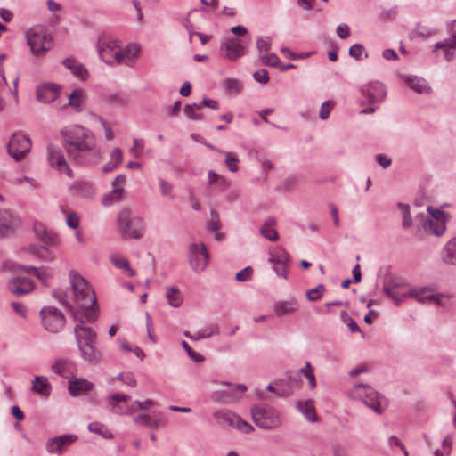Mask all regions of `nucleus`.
Here are the masks:
<instances>
[{
    "instance_id": "obj_1",
    "label": "nucleus",
    "mask_w": 456,
    "mask_h": 456,
    "mask_svg": "<svg viewBox=\"0 0 456 456\" xmlns=\"http://www.w3.org/2000/svg\"><path fill=\"white\" fill-rule=\"evenodd\" d=\"M70 289H57L54 297L62 305L71 308L72 301L79 304L81 313L86 320L94 322L98 317L96 296L85 278L75 271L69 273Z\"/></svg>"
},
{
    "instance_id": "obj_2",
    "label": "nucleus",
    "mask_w": 456,
    "mask_h": 456,
    "mask_svg": "<svg viewBox=\"0 0 456 456\" xmlns=\"http://www.w3.org/2000/svg\"><path fill=\"white\" fill-rule=\"evenodd\" d=\"M61 134L67 143L69 158L78 164L84 163L85 157L95 148L93 133L81 126H67L61 130Z\"/></svg>"
},
{
    "instance_id": "obj_3",
    "label": "nucleus",
    "mask_w": 456,
    "mask_h": 456,
    "mask_svg": "<svg viewBox=\"0 0 456 456\" xmlns=\"http://www.w3.org/2000/svg\"><path fill=\"white\" fill-rule=\"evenodd\" d=\"M118 232L125 239H141L145 232L144 219L128 208H123L117 216Z\"/></svg>"
},
{
    "instance_id": "obj_4",
    "label": "nucleus",
    "mask_w": 456,
    "mask_h": 456,
    "mask_svg": "<svg viewBox=\"0 0 456 456\" xmlns=\"http://www.w3.org/2000/svg\"><path fill=\"white\" fill-rule=\"evenodd\" d=\"M347 395L353 400L362 401L377 414H381L387 407L385 397L368 384H354Z\"/></svg>"
},
{
    "instance_id": "obj_5",
    "label": "nucleus",
    "mask_w": 456,
    "mask_h": 456,
    "mask_svg": "<svg viewBox=\"0 0 456 456\" xmlns=\"http://www.w3.org/2000/svg\"><path fill=\"white\" fill-rule=\"evenodd\" d=\"M347 395L353 400L362 401L377 414H381L387 407L385 397L368 384H354Z\"/></svg>"
},
{
    "instance_id": "obj_6",
    "label": "nucleus",
    "mask_w": 456,
    "mask_h": 456,
    "mask_svg": "<svg viewBox=\"0 0 456 456\" xmlns=\"http://www.w3.org/2000/svg\"><path fill=\"white\" fill-rule=\"evenodd\" d=\"M100 59L108 66L115 67L123 64L124 49L119 42L109 36H101L97 43Z\"/></svg>"
},
{
    "instance_id": "obj_7",
    "label": "nucleus",
    "mask_w": 456,
    "mask_h": 456,
    "mask_svg": "<svg viewBox=\"0 0 456 456\" xmlns=\"http://www.w3.org/2000/svg\"><path fill=\"white\" fill-rule=\"evenodd\" d=\"M254 423L262 429L273 430L281 426V416L278 410L271 405L262 403L251 409Z\"/></svg>"
},
{
    "instance_id": "obj_8",
    "label": "nucleus",
    "mask_w": 456,
    "mask_h": 456,
    "mask_svg": "<svg viewBox=\"0 0 456 456\" xmlns=\"http://www.w3.org/2000/svg\"><path fill=\"white\" fill-rule=\"evenodd\" d=\"M26 39L35 56L45 55L53 45L52 37L43 28H31L26 32Z\"/></svg>"
},
{
    "instance_id": "obj_9",
    "label": "nucleus",
    "mask_w": 456,
    "mask_h": 456,
    "mask_svg": "<svg viewBox=\"0 0 456 456\" xmlns=\"http://www.w3.org/2000/svg\"><path fill=\"white\" fill-rule=\"evenodd\" d=\"M44 329L51 333H58L65 325L64 314L56 307L45 306L39 312Z\"/></svg>"
},
{
    "instance_id": "obj_10",
    "label": "nucleus",
    "mask_w": 456,
    "mask_h": 456,
    "mask_svg": "<svg viewBox=\"0 0 456 456\" xmlns=\"http://www.w3.org/2000/svg\"><path fill=\"white\" fill-rule=\"evenodd\" d=\"M428 218L424 222V230L436 236H441L446 230V223L449 220V214L445 211L433 208L432 207L428 208Z\"/></svg>"
},
{
    "instance_id": "obj_11",
    "label": "nucleus",
    "mask_w": 456,
    "mask_h": 456,
    "mask_svg": "<svg viewBox=\"0 0 456 456\" xmlns=\"http://www.w3.org/2000/svg\"><path fill=\"white\" fill-rule=\"evenodd\" d=\"M189 265L197 273H202L208 265L210 256L204 243H191L188 253Z\"/></svg>"
},
{
    "instance_id": "obj_12",
    "label": "nucleus",
    "mask_w": 456,
    "mask_h": 456,
    "mask_svg": "<svg viewBox=\"0 0 456 456\" xmlns=\"http://www.w3.org/2000/svg\"><path fill=\"white\" fill-rule=\"evenodd\" d=\"M30 139L21 132H16L11 137L7 151L18 162L30 151Z\"/></svg>"
},
{
    "instance_id": "obj_13",
    "label": "nucleus",
    "mask_w": 456,
    "mask_h": 456,
    "mask_svg": "<svg viewBox=\"0 0 456 456\" xmlns=\"http://www.w3.org/2000/svg\"><path fill=\"white\" fill-rule=\"evenodd\" d=\"M220 50L226 59L235 61L246 54V42L235 37H224L221 41Z\"/></svg>"
},
{
    "instance_id": "obj_14",
    "label": "nucleus",
    "mask_w": 456,
    "mask_h": 456,
    "mask_svg": "<svg viewBox=\"0 0 456 456\" xmlns=\"http://www.w3.org/2000/svg\"><path fill=\"white\" fill-rule=\"evenodd\" d=\"M73 317L77 323L74 327V333L77 345L83 343H96V333L89 326L86 325V318L78 310L73 311Z\"/></svg>"
},
{
    "instance_id": "obj_15",
    "label": "nucleus",
    "mask_w": 456,
    "mask_h": 456,
    "mask_svg": "<svg viewBox=\"0 0 456 456\" xmlns=\"http://www.w3.org/2000/svg\"><path fill=\"white\" fill-rule=\"evenodd\" d=\"M130 395L116 393L109 395V407L110 410L115 414H131L137 411L133 402L130 403Z\"/></svg>"
},
{
    "instance_id": "obj_16",
    "label": "nucleus",
    "mask_w": 456,
    "mask_h": 456,
    "mask_svg": "<svg viewBox=\"0 0 456 456\" xmlns=\"http://www.w3.org/2000/svg\"><path fill=\"white\" fill-rule=\"evenodd\" d=\"M362 93L366 101L370 104L381 102L387 95L385 86L379 81L371 82L363 86Z\"/></svg>"
},
{
    "instance_id": "obj_17",
    "label": "nucleus",
    "mask_w": 456,
    "mask_h": 456,
    "mask_svg": "<svg viewBox=\"0 0 456 456\" xmlns=\"http://www.w3.org/2000/svg\"><path fill=\"white\" fill-rule=\"evenodd\" d=\"M47 151L49 164L58 171L63 172L69 177H72V171L69 167L61 151L54 145H49Z\"/></svg>"
},
{
    "instance_id": "obj_18",
    "label": "nucleus",
    "mask_w": 456,
    "mask_h": 456,
    "mask_svg": "<svg viewBox=\"0 0 456 456\" xmlns=\"http://www.w3.org/2000/svg\"><path fill=\"white\" fill-rule=\"evenodd\" d=\"M77 440V436L72 434H65L49 439L46 443V450L49 453L61 454L65 447Z\"/></svg>"
},
{
    "instance_id": "obj_19",
    "label": "nucleus",
    "mask_w": 456,
    "mask_h": 456,
    "mask_svg": "<svg viewBox=\"0 0 456 456\" xmlns=\"http://www.w3.org/2000/svg\"><path fill=\"white\" fill-rule=\"evenodd\" d=\"M33 232L36 238L40 240L44 246L54 247L59 244L60 240L58 235L54 232L48 230L42 223H35L33 224Z\"/></svg>"
},
{
    "instance_id": "obj_20",
    "label": "nucleus",
    "mask_w": 456,
    "mask_h": 456,
    "mask_svg": "<svg viewBox=\"0 0 456 456\" xmlns=\"http://www.w3.org/2000/svg\"><path fill=\"white\" fill-rule=\"evenodd\" d=\"M33 232L36 238L40 240L44 246L54 247L59 244L60 240L58 235L54 232L48 230L42 223H35L33 224Z\"/></svg>"
},
{
    "instance_id": "obj_21",
    "label": "nucleus",
    "mask_w": 456,
    "mask_h": 456,
    "mask_svg": "<svg viewBox=\"0 0 456 456\" xmlns=\"http://www.w3.org/2000/svg\"><path fill=\"white\" fill-rule=\"evenodd\" d=\"M34 288V282L30 279L25 277H15L8 283L9 290L18 297H21L31 292Z\"/></svg>"
},
{
    "instance_id": "obj_22",
    "label": "nucleus",
    "mask_w": 456,
    "mask_h": 456,
    "mask_svg": "<svg viewBox=\"0 0 456 456\" xmlns=\"http://www.w3.org/2000/svg\"><path fill=\"white\" fill-rule=\"evenodd\" d=\"M410 285L395 284L391 287H385L384 293L393 299L396 305H400L403 302L410 298L408 296Z\"/></svg>"
},
{
    "instance_id": "obj_23",
    "label": "nucleus",
    "mask_w": 456,
    "mask_h": 456,
    "mask_svg": "<svg viewBox=\"0 0 456 456\" xmlns=\"http://www.w3.org/2000/svg\"><path fill=\"white\" fill-rule=\"evenodd\" d=\"M61 87L56 84H44L37 87V97L43 103L53 102L59 95Z\"/></svg>"
},
{
    "instance_id": "obj_24",
    "label": "nucleus",
    "mask_w": 456,
    "mask_h": 456,
    "mask_svg": "<svg viewBox=\"0 0 456 456\" xmlns=\"http://www.w3.org/2000/svg\"><path fill=\"white\" fill-rule=\"evenodd\" d=\"M436 290L434 286H424V287H411L409 288L408 296L410 298H414L420 304H428L431 294Z\"/></svg>"
},
{
    "instance_id": "obj_25",
    "label": "nucleus",
    "mask_w": 456,
    "mask_h": 456,
    "mask_svg": "<svg viewBox=\"0 0 456 456\" xmlns=\"http://www.w3.org/2000/svg\"><path fill=\"white\" fill-rule=\"evenodd\" d=\"M28 252L34 257H37L44 262L51 263L53 262L56 258L53 251L49 249L47 246L44 245L31 244L28 248Z\"/></svg>"
},
{
    "instance_id": "obj_26",
    "label": "nucleus",
    "mask_w": 456,
    "mask_h": 456,
    "mask_svg": "<svg viewBox=\"0 0 456 456\" xmlns=\"http://www.w3.org/2000/svg\"><path fill=\"white\" fill-rule=\"evenodd\" d=\"M403 79L408 86H410L417 94H428L432 92V88L422 77H419L417 76H404Z\"/></svg>"
},
{
    "instance_id": "obj_27",
    "label": "nucleus",
    "mask_w": 456,
    "mask_h": 456,
    "mask_svg": "<svg viewBox=\"0 0 456 456\" xmlns=\"http://www.w3.org/2000/svg\"><path fill=\"white\" fill-rule=\"evenodd\" d=\"M441 260L448 265H456V237L448 240L440 253Z\"/></svg>"
},
{
    "instance_id": "obj_28",
    "label": "nucleus",
    "mask_w": 456,
    "mask_h": 456,
    "mask_svg": "<svg viewBox=\"0 0 456 456\" xmlns=\"http://www.w3.org/2000/svg\"><path fill=\"white\" fill-rule=\"evenodd\" d=\"M75 370V363L69 359H58L52 365L53 372L63 378H68L69 375L73 374Z\"/></svg>"
},
{
    "instance_id": "obj_29",
    "label": "nucleus",
    "mask_w": 456,
    "mask_h": 456,
    "mask_svg": "<svg viewBox=\"0 0 456 456\" xmlns=\"http://www.w3.org/2000/svg\"><path fill=\"white\" fill-rule=\"evenodd\" d=\"M62 64L70 70V72L77 77L86 80L88 77V71L86 67L73 58H67L62 61Z\"/></svg>"
},
{
    "instance_id": "obj_30",
    "label": "nucleus",
    "mask_w": 456,
    "mask_h": 456,
    "mask_svg": "<svg viewBox=\"0 0 456 456\" xmlns=\"http://www.w3.org/2000/svg\"><path fill=\"white\" fill-rule=\"evenodd\" d=\"M96 343H83L77 345L81 355L85 361L97 362L101 359V354L95 348Z\"/></svg>"
},
{
    "instance_id": "obj_31",
    "label": "nucleus",
    "mask_w": 456,
    "mask_h": 456,
    "mask_svg": "<svg viewBox=\"0 0 456 456\" xmlns=\"http://www.w3.org/2000/svg\"><path fill=\"white\" fill-rule=\"evenodd\" d=\"M13 230V216L7 209L0 210V237L7 236Z\"/></svg>"
},
{
    "instance_id": "obj_32",
    "label": "nucleus",
    "mask_w": 456,
    "mask_h": 456,
    "mask_svg": "<svg viewBox=\"0 0 456 456\" xmlns=\"http://www.w3.org/2000/svg\"><path fill=\"white\" fill-rule=\"evenodd\" d=\"M32 390L44 397H47L51 394L52 387L46 377L36 376L32 380Z\"/></svg>"
},
{
    "instance_id": "obj_33",
    "label": "nucleus",
    "mask_w": 456,
    "mask_h": 456,
    "mask_svg": "<svg viewBox=\"0 0 456 456\" xmlns=\"http://www.w3.org/2000/svg\"><path fill=\"white\" fill-rule=\"evenodd\" d=\"M141 53V45L137 43H132L124 49L123 64L133 67Z\"/></svg>"
},
{
    "instance_id": "obj_34",
    "label": "nucleus",
    "mask_w": 456,
    "mask_h": 456,
    "mask_svg": "<svg viewBox=\"0 0 456 456\" xmlns=\"http://www.w3.org/2000/svg\"><path fill=\"white\" fill-rule=\"evenodd\" d=\"M273 308L277 316H283L297 311L298 304L297 301L293 298L288 301H279L274 304Z\"/></svg>"
},
{
    "instance_id": "obj_35",
    "label": "nucleus",
    "mask_w": 456,
    "mask_h": 456,
    "mask_svg": "<svg viewBox=\"0 0 456 456\" xmlns=\"http://www.w3.org/2000/svg\"><path fill=\"white\" fill-rule=\"evenodd\" d=\"M92 387V383L84 379H74L69 381V392L72 396H77L83 391H89Z\"/></svg>"
},
{
    "instance_id": "obj_36",
    "label": "nucleus",
    "mask_w": 456,
    "mask_h": 456,
    "mask_svg": "<svg viewBox=\"0 0 456 456\" xmlns=\"http://www.w3.org/2000/svg\"><path fill=\"white\" fill-rule=\"evenodd\" d=\"M297 407L308 421L315 422L317 420L315 408L312 400L299 401L297 403Z\"/></svg>"
},
{
    "instance_id": "obj_37",
    "label": "nucleus",
    "mask_w": 456,
    "mask_h": 456,
    "mask_svg": "<svg viewBox=\"0 0 456 456\" xmlns=\"http://www.w3.org/2000/svg\"><path fill=\"white\" fill-rule=\"evenodd\" d=\"M17 270H22L25 273L33 275L37 277L42 282H45L47 278L49 277L48 268L47 267H40L37 268L32 265H18Z\"/></svg>"
},
{
    "instance_id": "obj_38",
    "label": "nucleus",
    "mask_w": 456,
    "mask_h": 456,
    "mask_svg": "<svg viewBox=\"0 0 456 456\" xmlns=\"http://www.w3.org/2000/svg\"><path fill=\"white\" fill-rule=\"evenodd\" d=\"M275 224V219L269 217L264 225L260 228V233L263 237L270 241H276L279 239L278 232L273 226Z\"/></svg>"
},
{
    "instance_id": "obj_39",
    "label": "nucleus",
    "mask_w": 456,
    "mask_h": 456,
    "mask_svg": "<svg viewBox=\"0 0 456 456\" xmlns=\"http://www.w3.org/2000/svg\"><path fill=\"white\" fill-rule=\"evenodd\" d=\"M125 190L124 188H112L110 193L104 194L102 202L103 206L110 207L123 200Z\"/></svg>"
},
{
    "instance_id": "obj_40",
    "label": "nucleus",
    "mask_w": 456,
    "mask_h": 456,
    "mask_svg": "<svg viewBox=\"0 0 456 456\" xmlns=\"http://www.w3.org/2000/svg\"><path fill=\"white\" fill-rule=\"evenodd\" d=\"M216 420L224 426L233 427L237 415L226 410L216 411L213 414Z\"/></svg>"
},
{
    "instance_id": "obj_41",
    "label": "nucleus",
    "mask_w": 456,
    "mask_h": 456,
    "mask_svg": "<svg viewBox=\"0 0 456 456\" xmlns=\"http://www.w3.org/2000/svg\"><path fill=\"white\" fill-rule=\"evenodd\" d=\"M166 297L168 304L172 307H179L183 304V297L182 292L175 287H168L167 289Z\"/></svg>"
},
{
    "instance_id": "obj_42",
    "label": "nucleus",
    "mask_w": 456,
    "mask_h": 456,
    "mask_svg": "<svg viewBox=\"0 0 456 456\" xmlns=\"http://www.w3.org/2000/svg\"><path fill=\"white\" fill-rule=\"evenodd\" d=\"M110 261L117 268L126 271L129 276L133 277L135 275V271L130 267L128 260L123 256L114 254L110 256Z\"/></svg>"
},
{
    "instance_id": "obj_43",
    "label": "nucleus",
    "mask_w": 456,
    "mask_h": 456,
    "mask_svg": "<svg viewBox=\"0 0 456 456\" xmlns=\"http://www.w3.org/2000/svg\"><path fill=\"white\" fill-rule=\"evenodd\" d=\"M451 37L444 41L437 42L434 45V51L442 47L456 48V20H453L450 27Z\"/></svg>"
},
{
    "instance_id": "obj_44",
    "label": "nucleus",
    "mask_w": 456,
    "mask_h": 456,
    "mask_svg": "<svg viewBox=\"0 0 456 456\" xmlns=\"http://www.w3.org/2000/svg\"><path fill=\"white\" fill-rule=\"evenodd\" d=\"M134 422L157 428L159 427L161 419L159 418H153L147 413H142L134 418Z\"/></svg>"
},
{
    "instance_id": "obj_45",
    "label": "nucleus",
    "mask_w": 456,
    "mask_h": 456,
    "mask_svg": "<svg viewBox=\"0 0 456 456\" xmlns=\"http://www.w3.org/2000/svg\"><path fill=\"white\" fill-rule=\"evenodd\" d=\"M208 181L209 184H216L222 190H226L230 186V182L224 175H221L213 170L208 171Z\"/></svg>"
},
{
    "instance_id": "obj_46",
    "label": "nucleus",
    "mask_w": 456,
    "mask_h": 456,
    "mask_svg": "<svg viewBox=\"0 0 456 456\" xmlns=\"http://www.w3.org/2000/svg\"><path fill=\"white\" fill-rule=\"evenodd\" d=\"M83 103V91L81 89H75L69 96V105L76 111L82 110Z\"/></svg>"
},
{
    "instance_id": "obj_47",
    "label": "nucleus",
    "mask_w": 456,
    "mask_h": 456,
    "mask_svg": "<svg viewBox=\"0 0 456 456\" xmlns=\"http://www.w3.org/2000/svg\"><path fill=\"white\" fill-rule=\"evenodd\" d=\"M290 261L289 254L285 251L281 250L280 252H271L270 256L268 258L269 263H276L280 264L281 265L287 266V265Z\"/></svg>"
},
{
    "instance_id": "obj_48",
    "label": "nucleus",
    "mask_w": 456,
    "mask_h": 456,
    "mask_svg": "<svg viewBox=\"0 0 456 456\" xmlns=\"http://www.w3.org/2000/svg\"><path fill=\"white\" fill-rule=\"evenodd\" d=\"M88 430L92 433H95L103 438L110 439L112 438L111 432L102 423L99 422H92L87 427Z\"/></svg>"
},
{
    "instance_id": "obj_49",
    "label": "nucleus",
    "mask_w": 456,
    "mask_h": 456,
    "mask_svg": "<svg viewBox=\"0 0 456 456\" xmlns=\"http://www.w3.org/2000/svg\"><path fill=\"white\" fill-rule=\"evenodd\" d=\"M397 208L401 212L403 217V227L404 229H408L412 225V219L410 213V206L408 204H404L399 202L397 204Z\"/></svg>"
},
{
    "instance_id": "obj_50",
    "label": "nucleus",
    "mask_w": 456,
    "mask_h": 456,
    "mask_svg": "<svg viewBox=\"0 0 456 456\" xmlns=\"http://www.w3.org/2000/svg\"><path fill=\"white\" fill-rule=\"evenodd\" d=\"M200 106L197 103L187 104L183 108L184 114L191 120H202L203 115L199 110Z\"/></svg>"
},
{
    "instance_id": "obj_51",
    "label": "nucleus",
    "mask_w": 456,
    "mask_h": 456,
    "mask_svg": "<svg viewBox=\"0 0 456 456\" xmlns=\"http://www.w3.org/2000/svg\"><path fill=\"white\" fill-rule=\"evenodd\" d=\"M219 152L224 156V162L227 168L231 172H237L239 169L238 163L240 162V159L235 156V154L224 151H219Z\"/></svg>"
},
{
    "instance_id": "obj_52",
    "label": "nucleus",
    "mask_w": 456,
    "mask_h": 456,
    "mask_svg": "<svg viewBox=\"0 0 456 456\" xmlns=\"http://www.w3.org/2000/svg\"><path fill=\"white\" fill-rule=\"evenodd\" d=\"M224 86L229 93H232L234 94H239L243 88L242 83L234 78L224 79Z\"/></svg>"
},
{
    "instance_id": "obj_53",
    "label": "nucleus",
    "mask_w": 456,
    "mask_h": 456,
    "mask_svg": "<svg viewBox=\"0 0 456 456\" xmlns=\"http://www.w3.org/2000/svg\"><path fill=\"white\" fill-rule=\"evenodd\" d=\"M325 291L323 284H319L316 288L309 289L306 292L307 299L310 301H317L322 297Z\"/></svg>"
},
{
    "instance_id": "obj_54",
    "label": "nucleus",
    "mask_w": 456,
    "mask_h": 456,
    "mask_svg": "<svg viewBox=\"0 0 456 456\" xmlns=\"http://www.w3.org/2000/svg\"><path fill=\"white\" fill-rule=\"evenodd\" d=\"M207 229L209 232H218L220 229V218L216 210L210 212V221L207 224Z\"/></svg>"
},
{
    "instance_id": "obj_55",
    "label": "nucleus",
    "mask_w": 456,
    "mask_h": 456,
    "mask_svg": "<svg viewBox=\"0 0 456 456\" xmlns=\"http://www.w3.org/2000/svg\"><path fill=\"white\" fill-rule=\"evenodd\" d=\"M159 184L161 195L173 200V185L163 178H159Z\"/></svg>"
},
{
    "instance_id": "obj_56",
    "label": "nucleus",
    "mask_w": 456,
    "mask_h": 456,
    "mask_svg": "<svg viewBox=\"0 0 456 456\" xmlns=\"http://www.w3.org/2000/svg\"><path fill=\"white\" fill-rule=\"evenodd\" d=\"M233 427H235L238 430L245 434L251 433L254 430V427L252 425L246 422L239 416L236 417V420H234Z\"/></svg>"
},
{
    "instance_id": "obj_57",
    "label": "nucleus",
    "mask_w": 456,
    "mask_h": 456,
    "mask_svg": "<svg viewBox=\"0 0 456 456\" xmlns=\"http://www.w3.org/2000/svg\"><path fill=\"white\" fill-rule=\"evenodd\" d=\"M334 107V102L330 100L329 101H326L324 102L321 108H320V111H319V117L322 120H326L329 116H330V113L331 111V110L333 109Z\"/></svg>"
},
{
    "instance_id": "obj_58",
    "label": "nucleus",
    "mask_w": 456,
    "mask_h": 456,
    "mask_svg": "<svg viewBox=\"0 0 456 456\" xmlns=\"http://www.w3.org/2000/svg\"><path fill=\"white\" fill-rule=\"evenodd\" d=\"M219 333V329L215 326L211 327L210 330L208 331L207 330L197 331L195 334H193L192 340H200L202 338H208L211 337L212 335H216Z\"/></svg>"
},
{
    "instance_id": "obj_59",
    "label": "nucleus",
    "mask_w": 456,
    "mask_h": 456,
    "mask_svg": "<svg viewBox=\"0 0 456 456\" xmlns=\"http://www.w3.org/2000/svg\"><path fill=\"white\" fill-rule=\"evenodd\" d=\"M143 147H144V141L142 139H134V145L130 149V153L134 157L139 158L142 155Z\"/></svg>"
},
{
    "instance_id": "obj_60",
    "label": "nucleus",
    "mask_w": 456,
    "mask_h": 456,
    "mask_svg": "<svg viewBox=\"0 0 456 456\" xmlns=\"http://www.w3.org/2000/svg\"><path fill=\"white\" fill-rule=\"evenodd\" d=\"M262 62L265 65L271 67H277L280 63V59L275 53H268L261 57Z\"/></svg>"
},
{
    "instance_id": "obj_61",
    "label": "nucleus",
    "mask_w": 456,
    "mask_h": 456,
    "mask_svg": "<svg viewBox=\"0 0 456 456\" xmlns=\"http://www.w3.org/2000/svg\"><path fill=\"white\" fill-rule=\"evenodd\" d=\"M252 274L253 269L250 266H247L236 273V280L238 281H247L251 278Z\"/></svg>"
},
{
    "instance_id": "obj_62",
    "label": "nucleus",
    "mask_w": 456,
    "mask_h": 456,
    "mask_svg": "<svg viewBox=\"0 0 456 456\" xmlns=\"http://www.w3.org/2000/svg\"><path fill=\"white\" fill-rule=\"evenodd\" d=\"M118 379L125 384H126L129 387H135L136 386V379L134 378V375L132 372H123L120 373L118 376Z\"/></svg>"
},
{
    "instance_id": "obj_63",
    "label": "nucleus",
    "mask_w": 456,
    "mask_h": 456,
    "mask_svg": "<svg viewBox=\"0 0 456 456\" xmlns=\"http://www.w3.org/2000/svg\"><path fill=\"white\" fill-rule=\"evenodd\" d=\"M253 77L256 81L260 84H266L269 81V74L266 69H260L255 71L253 74Z\"/></svg>"
},
{
    "instance_id": "obj_64",
    "label": "nucleus",
    "mask_w": 456,
    "mask_h": 456,
    "mask_svg": "<svg viewBox=\"0 0 456 456\" xmlns=\"http://www.w3.org/2000/svg\"><path fill=\"white\" fill-rule=\"evenodd\" d=\"M364 51V47L360 44H354L349 49V55L355 59H360L362 53Z\"/></svg>"
}]
</instances>
